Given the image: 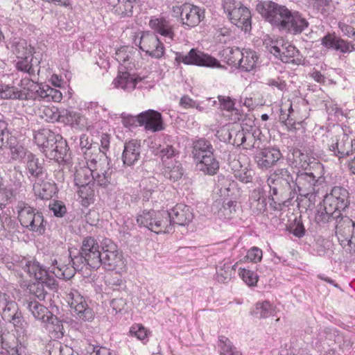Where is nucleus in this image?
<instances>
[{"label": "nucleus", "instance_id": "19", "mask_svg": "<svg viewBox=\"0 0 355 355\" xmlns=\"http://www.w3.org/2000/svg\"><path fill=\"white\" fill-rule=\"evenodd\" d=\"M141 141L137 139H130L124 143L121 155L123 164L125 167L133 166L141 157Z\"/></svg>", "mask_w": 355, "mask_h": 355}, {"label": "nucleus", "instance_id": "58", "mask_svg": "<svg viewBox=\"0 0 355 355\" xmlns=\"http://www.w3.org/2000/svg\"><path fill=\"white\" fill-rule=\"evenodd\" d=\"M32 58L29 59L28 57L21 58L16 63V68L17 70L28 73L31 77L35 76V69L31 64Z\"/></svg>", "mask_w": 355, "mask_h": 355}, {"label": "nucleus", "instance_id": "60", "mask_svg": "<svg viewBox=\"0 0 355 355\" xmlns=\"http://www.w3.org/2000/svg\"><path fill=\"white\" fill-rule=\"evenodd\" d=\"M130 336H135L137 339L144 341L148 340V331L141 324H135L130 328L129 331Z\"/></svg>", "mask_w": 355, "mask_h": 355}, {"label": "nucleus", "instance_id": "37", "mask_svg": "<svg viewBox=\"0 0 355 355\" xmlns=\"http://www.w3.org/2000/svg\"><path fill=\"white\" fill-rule=\"evenodd\" d=\"M339 216V212L334 210L329 211L326 209L325 205L322 206L317 211L315 216V221L320 226H325L329 223L336 221V218Z\"/></svg>", "mask_w": 355, "mask_h": 355}, {"label": "nucleus", "instance_id": "5", "mask_svg": "<svg viewBox=\"0 0 355 355\" xmlns=\"http://www.w3.org/2000/svg\"><path fill=\"white\" fill-rule=\"evenodd\" d=\"M256 10L266 21L279 30L291 11L286 6L272 1H259Z\"/></svg>", "mask_w": 355, "mask_h": 355}, {"label": "nucleus", "instance_id": "20", "mask_svg": "<svg viewBox=\"0 0 355 355\" xmlns=\"http://www.w3.org/2000/svg\"><path fill=\"white\" fill-rule=\"evenodd\" d=\"M282 157V155L279 149L265 148L255 155L254 160L259 168L267 170L275 166Z\"/></svg>", "mask_w": 355, "mask_h": 355}, {"label": "nucleus", "instance_id": "9", "mask_svg": "<svg viewBox=\"0 0 355 355\" xmlns=\"http://www.w3.org/2000/svg\"><path fill=\"white\" fill-rule=\"evenodd\" d=\"M327 146L329 150L340 159L349 156L355 150V139H352L340 129L331 135Z\"/></svg>", "mask_w": 355, "mask_h": 355}, {"label": "nucleus", "instance_id": "6", "mask_svg": "<svg viewBox=\"0 0 355 355\" xmlns=\"http://www.w3.org/2000/svg\"><path fill=\"white\" fill-rule=\"evenodd\" d=\"M256 10L266 21L279 30L291 11L286 6L272 1H259Z\"/></svg>", "mask_w": 355, "mask_h": 355}, {"label": "nucleus", "instance_id": "45", "mask_svg": "<svg viewBox=\"0 0 355 355\" xmlns=\"http://www.w3.org/2000/svg\"><path fill=\"white\" fill-rule=\"evenodd\" d=\"M94 184L77 186L78 195L81 199V204L84 207H88L94 202Z\"/></svg>", "mask_w": 355, "mask_h": 355}, {"label": "nucleus", "instance_id": "39", "mask_svg": "<svg viewBox=\"0 0 355 355\" xmlns=\"http://www.w3.org/2000/svg\"><path fill=\"white\" fill-rule=\"evenodd\" d=\"M113 84L116 88L131 91L136 87L137 80L133 78L128 72L120 73L114 80Z\"/></svg>", "mask_w": 355, "mask_h": 355}, {"label": "nucleus", "instance_id": "35", "mask_svg": "<svg viewBox=\"0 0 355 355\" xmlns=\"http://www.w3.org/2000/svg\"><path fill=\"white\" fill-rule=\"evenodd\" d=\"M291 17V21L286 33L293 35L300 34L309 26L308 21L298 11L294 10Z\"/></svg>", "mask_w": 355, "mask_h": 355}, {"label": "nucleus", "instance_id": "50", "mask_svg": "<svg viewBox=\"0 0 355 355\" xmlns=\"http://www.w3.org/2000/svg\"><path fill=\"white\" fill-rule=\"evenodd\" d=\"M218 346L220 348V355H242L225 336H219Z\"/></svg>", "mask_w": 355, "mask_h": 355}, {"label": "nucleus", "instance_id": "32", "mask_svg": "<svg viewBox=\"0 0 355 355\" xmlns=\"http://www.w3.org/2000/svg\"><path fill=\"white\" fill-rule=\"evenodd\" d=\"M21 85L23 89L19 92L18 98L35 101V94L40 89V85L29 78H24L21 80Z\"/></svg>", "mask_w": 355, "mask_h": 355}, {"label": "nucleus", "instance_id": "36", "mask_svg": "<svg viewBox=\"0 0 355 355\" xmlns=\"http://www.w3.org/2000/svg\"><path fill=\"white\" fill-rule=\"evenodd\" d=\"M258 59L255 51L250 49H243L240 59L239 67L243 71H250L257 67Z\"/></svg>", "mask_w": 355, "mask_h": 355}, {"label": "nucleus", "instance_id": "47", "mask_svg": "<svg viewBox=\"0 0 355 355\" xmlns=\"http://www.w3.org/2000/svg\"><path fill=\"white\" fill-rule=\"evenodd\" d=\"M154 212H155L154 210L144 211L142 212V214H139L137 216V223L144 227H146L148 228H153V229H155L156 230H160L159 227H165L164 226L165 223H162L161 222L159 224L155 223H153V225H152L150 221L152 220V218H153L152 217H153V215L154 214Z\"/></svg>", "mask_w": 355, "mask_h": 355}, {"label": "nucleus", "instance_id": "18", "mask_svg": "<svg viewBox=\"0 0 355 355\" xmlns=\"http://www.w3.org/2000/svg\"><path fill=\"white\" fill-rule=\"evenodd\" d=\"M318 180L311 172H298L293 182V192L296 193V188L300 195L306 197L315 191V186Z\"/></svg>", "mask_w": 355, "mask_h": 355}, {"label": "nucleus", "instance_id": "7", "mask_svg": "<svg viewBox=\"0 0 355 355\" xmlns=\"http://www.w3.org/2000/svg\"><path fill=\"white\" fill-rule=\"evenodd\" d=\"M334 226L342 247L349 251L355 250V222L339 212Z\"/></svg>", "mask_w": 355, "mask_h": 355}, {"label": "nucleus", "instance_id": "41", "mask_svg": "<svg viewBox=\"0 0 355 355\" xmlns=\"http://www.w3.org/2000/svg\"><path fill=\"white\" fill-rule=\"evenodd\" d=\"M275 312L274 306L269 301L258 302L251 313L259 318H266L273 315Z\"/></svg>", "mask_w": 355, "mask_h": 355}, {"label": "nucleus", "instance_id": "3", "mask_svg": "<svg viewBox=\"0 0 355 355\" xmlns=\"http://www.w3.org/2000/svg\"><path fill=\"white\" fill-rule=\"evenodd\" d=\"M98 242L92 236L85 237L82 241V245L78 255L71 258V261L76 269H83L90 267L98 269L100 267L101 253Z\"/></svg>", "mask_w": 355, "mask_h": 355}, {"label": "nucleus", "instance_id": "11", "mask_svg": "<svg viewBox=\"0 0 355 355\" xmlns=\"http://www.w3.org/2000/svg\"><path fill=\"white\" fill-rule=\"evenodd\" d=\"M100 266L102 265L107 270L122 269L125 266L122 254L116 245L110 240H105L101 246Z\"/></svg>", "mask_w": 355, "mask_h": 355}, {"label": "nucleus", "instance_id": "38", "mask_svg": "<svg viewBox=\"0 0 355 355\" xmlns=\"http://www.w3.org/2000/svg\"><path fill=\"white\" fill-rule=\"evenodd\" d=\"M48 266L44 267L38 261L35 260H31L28 259V263L24 268V271L26 272L30 277H34L35 279H42L46 276Z\"/></svg>", "mask_w": 355, "mask_h": 355}, {"label": "nucleus", "instance_id": "57", "mask_svg": "<svg viewBox=\"0 0 355 355\" xmlns=\"http://www.w3.org/2000/svg\"><path fill=\"white\" fill-rule=\"evenodd\" d=\"M132 51H133L132 47L122 46L116 51L115 59L121 64H125L132 60Z\"/></svg>", "mask_w": 355, "mask_h": 355}, {"label": "nucleus", "instance_id": "40", "mask_svg": "<svg viewBox=\"0 0 355 355\" xmlns=\"http://www.w3.org/2000/svg\"><path fill=\"white\" fill-rule=\"evenodd\" d=\"M168 217H169V215H168V211H165V210L158 211H155L154 214L153 215V217H152L153 218L152 220L150 221L152 225H153V223H155L159 224L161 222L162 223H165L164 226H166V227H159L160 230H156L155 229H153V228H148V229L150 230L152 232H154L157 234L162 233V232L169 233L170 232H171V227L168 221Z\"/></svg>", "mask_w": 355, "mask_h": 355}, {"label": "nucleus", "instance_id": "34", "mask_svg": "<svg viewBox=\"0 0 355 355\" xmlns=\"http://www.w3.org/2000/svg\"><path fill=\"white\" fill-rule=\"evenodd\" d=\"M8 144V149L10 151V157L12 160L24 162L27 159L28 154L31 152L26 150L24 146L19 144L16 137H10L7 141Z\"/></svg>", "mask_w": 355, "mask_h": 355}, {"label": "nucleus", "instance_id": "15", "mask_svg": "<svg viewBox=\"0 0 355 355\" xmlns=\"http://www.w3.org/2000/svg\"><path fill=\"white\" fill-rule=\"evenodd\" d=\"M173 12L180 14L182 24L190 28L196 26L205 18L204 9L187 3L173 7Z\"/></svg>", "mask_w": 355, "mask_h": 355}, {"label": "nucleus", "instance_id": "44", "mask_svg": "<svg viewBox=\"0 0 355 355\" xmlns=\"http://www.w3.org/2000/svg\"><path fill=\"white\" fill-rule=\"evenodd\" d=\"M94 181L101 187L107 186L111 182L112 171L110 164L106 166V168H98L92 173Z\"/></svg>", "mask_w": 355, "mask_h": 355}, {"label": "nucleus", "instance_id": "4", "mask_svg": "<svg viewBox=\"0 0 355 355\" xmlns=\"http://www.w3.org/2000/svg\"><path fill=\"white\" fill-rule=\"evenodd\" d=\"M270 188L271 195H279L283 199H293L294 179L287 168H277L272 173L267 180Z\"/></svg>", "mask_w": 355, "mask_h": 355}, {"label": "nucleus", "instance_id": "49", "mask_svg": "<svg viewBox=\"0 0 355 355\" xmlns=\"http://www.w3.org/2000/svg\"><path fill=\"white\" fill-rule=\"evenodd\" d=\"M222 55L229 65L235 66L238 64L239 66L242 51L239 48L227 47L223 50Z\"/></svg>", "mask_w": 355, "mask_h": 355}, {"label": "nucleus", "instance_id": "46", "mask_svg": "<svg viewBox=\"0 0 355 355\" xmlns=\"http://www.w3.org/2000/svg\"><path fill=\"white\" fill-rule=\"evenodd\" d=\"M160 40L157 35L150 32L143 33L139 41V48L146 54L153 45H157Z\"/></svg>", "mask_w": 355, "mask_h": 355}, {"label": "nucleus", "instance_id": "54", "mask_svg": "<svg viewBox=\"0 0 355 355\" xmlns=\"http://www.w3.org/2000/svg\"><path fill=\"white\" fill-rule=\"evenodd\" d=\"M79 141L81 153L84 155L85 159L86 158L85 153H87L89 151L93 155L101 150V148H99L97 144H93L89 141V138L86 135H82L80 137Z\"/></svg>", "mask_w": 355, "mask_h": 355}, {"label": "nucleus", "instance_id": "2", "mask_svg": "<svg viewBox=\"0 0 355 355\" xmlns=\"http://www.w3.org/2000/svg\"><path fill=\"white\" fill-rule=\"evenodd\" d=\"M15 210L22 227L38 235L44 234L47 223L41 212L22 200L17 202Z\"/></svg>", "mask_w": 355, "mask_h": 355}, {"label": "nucleus", "instance_id": "42", "mask_svg": "<svg viewBox=\"0 0 355 355\" xmlns=\"http://www.w3.org/2000/svg\"><path fill=\"white\" fill-rule=\"evenodd\" d=\"M94 178L92 172L86 166L77 169L74 174V182L76 186L94 184Z\"/></svg>", "mask_w": 355, "mask_h": 355}, {"label": "nucleus", "instance_id": "16", "mask_svg": "<svg viewBox=\"0 0 355 355\" xmlns=\"http://www.w3.org/2000/svg\"><path fill=\"white\" fill-rule=\"evenodd\" d=\"M222 134L223 140L233 146H240L243 145L245 149L254 147V137L250 132H245L242 128L239 130L236 128L224 130Z\"/></svg>", "mask_w": 355, "mask_h": 355}, {"label": "nucleus", "instance_id": "53", "mask_svg": "<svg viewBox=\"0 0 355 355\" xmlns=\"http://www.w3.org/2000/svg\"><path fill=\"white\" fill-rule=\"evenodd\" d=\"M178 154V150L173 146L168 144L160 145L156 155L161 158L163 162L174 157Z\"/></svg>", "mask_w": 355, "mask_h": 355}, {"label": "nucleus", "instance_id": "51", "mask_svg": "<svg viewBox=\"0 0 355 355\" xmlns=\"http://www.w3.org/2000/svg\"><path fill=\"white\" fill-rule=\"evenodd\" d=\"M183 174L184 170L181 164L178 162H176L174 165L166 166L164 171V176L173 182L180 180Z\"/></svg>", "mask_w": 355, "mask_h": 355}, {"label": "nucleus", "instance_id": "17", "mask_svg": "<svg viewBox=\"0 0 355 355\" xmlns=\"http://www.w3.org/2000/svg\"><path fill=\"white\" fill-rule=\"evenodd\" d=\"M137 121L146 131L156 132L164 129L162 114L155 110H148L137 115Z\"/></svg>", "mask_w": 355, "mask_h": 355}, {"label": "nucleus", "instance_id": "43", "mask_svg": "<svg viewBox=\"0 0 355 355\" xmlns=\"http://www.w3.org/2000/svg\"><path fill=\"white\" fill-rule=\"evenodd\" d=\"M33 190L41 199L49 200L51 198L55 192V186L48 182L42 183L35 182L33 184Z\"/></svg>", "mask_w": 355, "mask_h": 355}, {"label": "nucleus", "instance_id": "48", "mask_svg": "<svg viewBox=\"0 0 355 355\" xmlns=\"http://www.w3.org/2000/svg\"><path fill=\"white\" fill-rule=\"evenodd\" d=\"M49 319L48 321L44 323L47 324V328L53 334V337L62 338L64 336V327L62 322L52 313L49 316Z\"/></svg>", "mask_w": 355, "mask_h": 355}, {"label": "nucleus", "instance_id": "52", "mask_svg": "<svg viewBox=\"0 0 355 355\" xmlns=\"http://www.w3.org/2000/svg\"><path fill=\"white\" fill-rule=\"evenodd\" d=\"M105 284L110 289L113 291H119L125 287L124 281L121 275L118 272L109 274L106 277Z\"/></svg>", "mask_w": 355, "mask_h": 355}, {"label": "nucleus", "instance_id": "1", "mask_svg": "<svg viewBox=\"0 0 355 355\" xmlns=\"http://www.w3.org/2000/svg\"><path fill=\"white\" fill-rule=\"evenodd\" d=\"M192 155L196 169L205 175H213L219 169L212 144L205 138H200L193 142Z\"/></svg>", "mask_w": 355, "mask_h": 355}, {"label": "nucleus", "instance_id": "61", "mask_svg": "<svg viewBox=\"0 0 355 355\" xmlns=\"http://www.w3.org/2000/svg\"><path fill=\"white\" fill-rule=\"evenodd\" d=\"M136 1L137 0H121V3L116 9V12L123 16L132 15L134 4Z\"/></svg>", "mask_w": 355, "mask_h": 355}, {"label": "nucleus", "instance_id": "59", "mask_svg": "<svg viewBox=\"0 0 355 355\" xmlns=\"http://www.w3.org/2000/svg\"><path fill=\"white\" fill-rule=\"evenodd\" d=\"M214 38L220 43H227L232 38V32L230 28L223 26L217 27L214 33Z\"/></svg>", "mask_w": 355, "mask_h": 355}, {"label": "nucleus", "instance_id": "25", "mask_svg": "<svg viewBox=\"0 0 355 355\" xmlns=\"http://www.w3.org/2000/svg\"><path fill=\"white\" fill-rule=\"evenodd\" d=\"M1 317L6 322L12 323L15 327L22 328L24 317L18 304L14 300L10 301L1 311Z\"/></svg>", "mask_w": 355, "mask_h": 355}, {"label": "nucleus", "instance_id": "14", "mask_svg": "<svg viewBox=\"0 0 355 355\" xmlns=\"http://www.w3.org/2000/svg\"><path fill=\"white\" fill-rule=\"evenodd\" d=\"M323 203L327 210L341 213L349 205V192L343 187H334L331 193L325 196Z\"/></svg>", "mask_w": 355, "mask_h": 355}, {"label": "nucleus", "instance_id": "31", "mask_svg": "<svg viewBox=\"0 0 355 355\" xmlns=\"http://www.w3.org/2000/svg\"><path fill=\"white\" fill-rule=\"evenodd\" d=\"M266 199L260 189H254L249 198V207L254 214L263 213L266 209Z\"/></svg>", "mask_w": 355, "mask_h": 355}, {"label": "nucleus", "instance_id": "21", "mask_svg": "<svg viewBox=\"0 0 355 355\" xmlns=\"http://www.w3.org/2000/svg\"><path fill=\"white\" fill-rule=\"evenodd\" d=\"M168 213L169 215L168 221L171 230L175 224L180 226L188 225L193 218L190 207L184 204H177L170 211H168Z\"/></svg>", "mask_w": 355, "mask_h": 355}, {"label": "nucleus", "instance_id": "30", "mask_svg": "<svg viewBox=\"0 0 355 355\" xmlns=\"http://www.w3.org/2000/svg\"><path fill=\"white\" fill-rule=\"evenodd\" d=\"M85 154L86 167L92 173L98 170V168H106V166L110 164V159L105 153L101 152V150L93 155L89 151Z\"/></svg>", "mask_w": 355, "mask_h": 355}, {"label": "nucleus", "instance_id": "55", "mask_svg": "<svg viewBox=\"0 0 355 355\" xmlns=\"http://www.w3.org/2000/svg\"><path fill=\"white\" fill-rule=\"evenodd\" d=\"M40 117L46 121L55 122L58 121L60 113L55 107L44 106L40 111Z\"/></svg>", "mask_w": 355, "mask_h": 355}, {"label": "nucleus", "instance_id": "29", "mask_svg": "<svg viewBox=\"0 0 355 355\" xmlns=\"http://www.w3.org/2000/svg\"><path fill=\"white\" fill-rule=\"evenodd\" d=\"M24 304L36 320L42 322L49 320V316L51 315V312L39 302L29 298L24 302Z\"/></svg>", "mask_w": 355, "mask_h": 355}, {"label": "nucleus", "instance_id": "13", "mask_svg": "<svg viewBox=\"0 0 355 355\" xmlns=\"http://www.w3.org/2000/svg\"><path fill=\"white\" fill-rule=\"evenodd\" d=\"M239 6H234V3L230 2L225 3L224 9L228 13V17L230 21L236 26L238 28H241L245 32H248L251 30V13L250 10L238 4Z\"/></svg>", "mask_w": 355, "mask_h": 355}, {"label": "nucleus", "instance_id": "63", "mask_svg": "<svg viewBox=\"0 0 355 355\" xmlns=\"http://www.w3.org/2000/svg\"><path fill=\"white\" fill-rule=\"evenodd\" d=\"M30 292L40 300H44L47 295L44 283L38 281L30 287Z\"/></svg>", "mask_w": 355, "mask_h": 355}, {"label": "nucleus", "instance_id": "12", "mask_svg": "<svg viewBox=\"0 0 355 355\" xmlns=\"http://www.w3.org/2000/svg\"><path fill=\"white\" fill-rule=\"evenodd\" d=\"M175 60L187 65H197L207 67H219V62L214 57L196 49H191L187 54L178 52Z\"/></svg>", "mask_w": 355, "mask_h": 355}, {"label": "nucleus", "instance_id": "24", "mask_svg": "<svg viewBox=\"0 0 355 355\" xmlns=\"http://www.w3.org/2000/svg\"><path fill=\"white\" fill-rule=\"evenodd\" d=\"M270 52L285 63H297L300 60L297 58L299 51L291 44H283L281 47L271 45Z\"/></svg>", "mask_w": 355, "mask_h": 355}, {"label": "nucleus", "instance_id": "27", "mask_svg": "<svg viewBox=\"0 0 355 355\" xmlns=\"http://www.w3.org/2000/svg\"><path fill=\"white\" fill-rule=\"evenodd\" d=\"M26 169L28 174V178L42 179L46 175V170L44 167V162L40 161L35 155L28 154L27 159L24 160Z\"/></svg>", "mask_w": 355, "mask_h": 355}, {"label": "nucleus", "instance_id": "26", "mask_svg": "<svg viewBox=\"0 0 355 355\" xmlns=\"http://www.w3.org/2000/svg\"><path fill=\"white\" fill-rule=\"evenodd\" d=\"M60 136L48 128H43L35 133L34 139L40 150L45 155L47 150L52 148V145L58 141L57 137Z\"/></svg>", "mask_w": 355, "mask_h": 355}, {"label": "nucleus", "instance_id": "10", "mask_svg": "<svg viewBox=\"0 0 355 355\" xmlns=\"http://www.w3.org/2000/svg\"><path fill=\"white\" fill-rule=\"evenodd\" d=\"M66 300L71 311L79 320L91 322L94 318L93 309L89 307L85 299L78 291L71 290L67 293Z\"/></svg>", "mask_w": 355, "mask_h": 355}, {"label": "nucleus", "instance_id": "28", "mask_svg": "<svg viewBox=\"0 0 355 355\" xmlns=\"http://www.w3.org/2000/svg\"><path fill=\"white\" fill-rule=\"evenodd\" d=\"M58 141L52 145V148L47 150L45 156L51 159H55L58 162L61 161L68 162V151L69 148L66 140L63 139L62 136L57 137Z\"/></svg>", "mask_w": 355, "mask_h": 355}, {"label": "nucleus", "instance_id": "56", "mask_svg": "<svg viewBox=\"0 0 355 355\" xmlns=\"http://www.w3.org/2000/svg\"><path fill=\"white\" fill-rule=\"evenodd\" d=\"M232 267L231 263H225L222 266L217 268L216 279L221 283H225L232 276Z\"/></svg>", "mask_w": 355, "mask_h": 355}, {"label": "nucleus", "instance_id": "64", "mask_svg": "<svg viewBox=\"0 0 355 355\" xmlns=\"http://www.w3.org/2000/svg\"><path fill=\"white\" fill-rule=\"evenodd\" d=\"M340 37L334 33H327L321 39V44L328 49L334 50Z\"/></svg>", "mask_w": 355, "mask_h": 355}, {"label": "nucleus", "instance_id": "23", "mask_svg": "<svg viewBox=\"0 0 355 355\" xmlns=\"http://www.w3.org/2000/svg\"><path fill=\"white\" fill-rule=\"evenodd\" d=\"M48 264L49 265V270L50 272L54 274L58 278L63 279H69L74 276L76 271L83 270L76 269L73 262L72 266L63 264L55 256L49 257Z\"/></svg>", "mask_w": 355, "mask_h": 355}, {"label": "nucleus", "instance_id": "62", "mask_svg": "<svg viewBox=\"0 0 355 355\" xmlns=\"http://www.w3.org/2000/svg\"><path fill=\"white\" fill-rule=\"evenodd\" d=\"M239 276L250 286L256 285L258 281V276L253 271L245 268L239 269Z\"/></svg>", "mask_w": 355, "mask_h": 355}, {"label": "nucleus", "instance_id": "22", "mask_svg": "<svg viewBox=\"0 0 355 355\" xmlns=\"http://www.w3.org/2000/svg\"><path fill=\"white\" fill-rule=\"evenodd\" d=\"M148 24L155 34H159L166 39L173 40L175 36V24L171 19L164 17H152Z\"/></svg>", "mask_w": 355, "mask_h": 355}, {"label": "nucleus", "instance_id": "8", "mask_svg": "<svg viewBox=\"0 0 355 355\" xmlns=\"http://www.w3.org/2000/svg\"><path fill=\"white\" fill-rule=\"evenodd\" d=\"M334 226L342 247L349 251L355 250V222L339 212Z\"/></svg>", "mask_w": 355, "mask_h": 355}, {"label": "nucleus", "instance_id": "33", "mask_svg": "<svg viewBox=\"0 0 355 355\" xmlns=\"http://www.w3.org/2000/svg\"><path fill=\"white\" fill-rule=\"evenodd\" d=\"M236 202L228 200H225L222 205L220 201H216L212 206V210H218L217 214L220 218L230 219L236 211Z\"/></svg>", "mask_w": 355, "mask_h": 355}]
</instances>
